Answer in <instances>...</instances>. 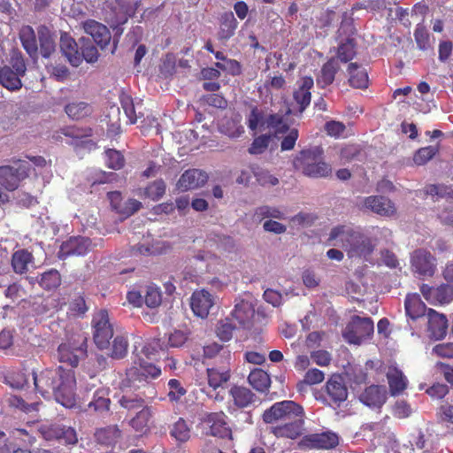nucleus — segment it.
Returning <instances> with one entry per match:
<instances>
[{"mask_svg": "<svg viewBox=\"0 0 453 453\" xmlns=\"http://www.w3.org/2000/svg\"><path fill=\"white\" fill-rule=\"evenodd\" d=\"M32 374L35 388L42 396L53 394L63 406L72 408L75 405L76 379L73 369L59 365L55 369L46 368L39 374L33 372Z\"/></svg>", "mask_w": 453, "mask_h": 453, "instance_id": "obj_1", "label": "nucleus"}, {"mask_svg": "<svg viewBox=\"0 0 453 453\" xmlns=\"http://www.w3.org/2000/svg\"><path fill=\"white\" fill-rule=\"evenodd\" d=\"M305 413L302 405L294 401L284 400L273 403L263 413L266 424H277L273 433L277 437L296 439L304 430Z\"/></svg>", "mask_w": 453, "mask_h": 453, "instance_id": "obj_2", "label": "nucleus"}, {"mask_svg": "<svg viewBox=\"0 0 453 453\" xmlns=\"http://www.w3.org/2000/svg\"><path fill=\"white\" fill-rule=\"evenodd\" d=\"M323 155L324 150L320 147L302 150L294 157L293 167L309 178H327L333 169L330 164L324 161Z\"/></svg>", "mask_w": 453, "mask_h": 453, "instance_id": "obj_3", "label": "nucleus"}, {"mask_svg": "<svg viewBox=\"0 0 453 453\" xmlns=\"http://www.w3.org/2000/svg\"><path fill=\"white\" fill-rule=\"evenodd\" d=\"M88 356V339L84 334H77L65 342L57 349V359L73 369L79 365L81 360Z\"/></svg>", "mask_w": 453, "mask_h": 453, "instance_id": "obj_4", "label": "nucleus"}, {"mask_svg": "<svg viewBox=\"0 0 453 453\" xmlns=\"http://www.w3.org/2000/svg\"><path fill=\"white\" fill-rule=\"evenodd\" d=\"M11 65L0 68V84L10 91L22 88L21 77L26 74L27 66L21 56L12 57Z\"/></svg>", "mask_w": 453, "mask_h": 453, "instance_id": "obj_5", "label": "nucleus"}, {"mask_svg": "<svg viewBox=\"0 0 453 453\" xmlns=\"http://www.w3.org/2000/svg\"><path fill=\"white\" fill-rule=\"evenodd\" d=\"M93 339L95 344L100 349L109 347L110 340L113 337V327L110 322L108 311L100 310L92 319Z\"/></svg>", "mask_w": 453, "mask_h": 453, "instance_id": "obj_6", "label": "nucleus"}, {"mask_svg": "<svg viewBox=\"0 0 453 453\" xmlns=\"http://www.w3.org/2000/svg\"><path fill=\"white\" fill-rule=\"evenodd\" d=\"M411 266L412 272L419 277L431 278L437 270V259L426 249L419 248L411 255Z\"/></svg>", "mask_w": 453, "mask_h": 453, "instance_id": "obj_7", "label": "nucleus"}, {"mask_svg": "<svg viewBox=\"0 0 453 453\" xmlns=\"http://www.w3.org/2000/svg\"><path fill=\"white\" fill-rule=\"evenodd\" d=\"M373 330L374 326L372 319L355 316L351 322L347 325L343 337L348 342L359 345L373 334Z\"/></svg>", "mask_w": 453, "mask_h": 453, "instance_id": "obj_8", "label": "nucleus"}, {"mask_svg": "<svg viewBox=\"0 0 453 453\" xmlns=\"http://www.w3.org/2000/svg\"><path fill=\"white\" fill-rule=\"evenodd\" d=\"M200 424L206 435L219 438H228L232 431L226 422V415L223 411L207 412L200 419Z\"/></svg>", "mask_w": 453, "mask_h": 453, "instance_id": "obj_9", "label": "nucleus"}, {"mask_svg": "<svg viewBox=\"0 0 453 453\" xmlns=\"http://www.w3.org/2000/svg\"><path fill=\"white\" fill-rule=\"evenodd\" d=\"M339 435L332 431L304 435L299 446L305 449H333L339 445Z\"/></svg>", "mask_w": 453, "mask_h": 453, "instance_id": "obj_10", "label": "nucleus"}, {"mask_svg": "<svg viewBox=\"0 0 453 453\" xmlns=\"http://www.w3.org/2000/svg\"><path fill=\"white\" fill-rule=\"evenodd\" d=\"M324 402L340 407L348 398V388L340 374H333L325 384Z\"/></svg>", "mask_w": 453, "mask_h": 453, "instance_id": "obj_11", "label": "nucleus"}, {"mask_svg": "<svg viewBox=\"0 0 453 453\" xmlns=\"http://www.w3.org/2000/svg\"><path fill=\"white\" fill-rule=\"evenodd\" d=\"M343 250L349 258L365 257L372 253L374 245L370 237L355 230L354 234L350 235L349 243L343 245Z\"/></svg>", "mask_w": 453, "mask_h": 453, "instance_id": "obj_12", "label": "nucleus"}, {"mask_svg": "<svg viewBox=\"0 0 453 453\" xmlns=\"http://www.w3.org/2000/svg\"><path fill=\"white\" fill-rule=\"evenodd\" d=\"M134 365L127 370V376L130 381L148 382L161 375V368L139 357L134 361Z\"/></svg>", "mask_w": 453, "mask_h": 453, "instance_id": "obj_13", "label": "nucleus"}, {"mask_svg": "<svg viewBox=\"0 0 453 453\" xmlns=\"http://www.w3.org/2000/svg\"><path fill=\"white\" fill-rule=\"evenodd\" d=\"M420 292L424 298L432 304L449 303L453 300V287L445 283L436 288L423 283L420 286Z\"/></svg>", "mask_w": 453, "mask_h": 453, "instance_id": "obj_14", "label": "nucleus"}, {"mask_svg": "<svg viewBox=\"0 0 453 453\" xmlns=\"http://www.w3.org/2000/svg\"><path fill=\"white\" fill-rule=\"evenodd\" d=\"M91 242L88 238L74 236L64 242L58 251L60 259H66L71 256H84L90 250Z\"/></svg>", "mask_w": 453, "mask_h": 453, "instance_id": "obj_15", "label": "nucleus"}, {"mask_svg": "<svg viewBox=\"0 0 453 453\" xmlns=\"http://www.w3.org/2000/svg\"><path fill=\"white\" fill-rule=\"evenodd\" d=\"M213 304V297L208 291L201 289L193 292L190 298V307L196 316L202 319L206 318Z\"/></svg>", "mask_w": 453, "mask_h": 453, "instance_id": "obj_16", "label": "nucleus"}, {"mask_svg": "<svg viewBox=\"0 0 453 453\" xmlns=\"http://www.w3.org/2000/svg\"><path fill=\"white\" fill-rule=\"evenodd\" d=\"M207 180L208 175L205 172L199 169H188L180 175L177 188L184 192L202 187Z\"/></svg>", "mask_w": 453, "mask_h": 453, "instance_id": "obj_17", "label": "nucleus"}, {"mask_svg": "<svg viewBox=\"0 0 453 453\" xmlns=\"http://www.w3.org/2000/svg\"><path fill=\"white\" fill-rule=\"evenodd\" d=\"M82 27L84 31L93 38L101 49H104L110 43L111 35L104 24L94 19H88L83 22Z\"/></svg>", "mask_w": 453, "mask_h": 453, "instance_id": "obj_18", "label": "nucleus"}, {"mask_svg": "<svg viewBox=\"0 0 453 453\" xmlns=\"http://www.w3.org/2000/svg\"><path fill=\"white\" fill-rule=\"evenodd\" d=\"M365 206L382 217H392L396 213L395 203L383 196H371L365 199Z\"/></svg>", "mask_w": 453, "mask_h": 453, "instance_id": "obj_19", "label": "nucleus"}, {"mask_svg": "<svg viewBox=\"0 0 453 453\" xmlns=\"http://www.w3.org/2000/svg\"><path fill=\"white\" fill-rule=\"evenodd\" d=\"M138 0H114L112 24L119 26L126 23L137 9Z\"/></svg>", "mask_w": 453, "mask_h": 453, "instance_id": "obj_20", "label": "nucleus"}, {"mask_svg": "<svg viewBox=\"0 0 453 453\" xmlns=\"http://www.w3.org/2000/svg\"><path fill=\"white\" fill-rule=\"evenodd\" d=\"M359 400L368 407L380 408L387 400L386 388L379 385L369 386L360 394Z\"/></svg>", "mask_w": 453, "mask_h": 453, "instance_id": "obj_21", "label": "nucleus"}, {"mask_svg": "<svg viewBox=\"0 0 453 453\" xmlns=\"http://www.w3.org/2000/svg\"><path fill=\"white\" fill-rule=\"evenodd\" d=\"M428 331L431 337L435 340L443 339L448 332V319L445 315L440 314L433 309H428Z\"/></svg>", "mask_w": 453, "mask_h": 453, "instance_id": "obj_22", "label": "nucleus"}, {"mask_svg": "<svg viewBox=\"0 0 453 453\" xmlns=\"http://www.w3.org/2000/svg\"><path fill=\"white\" fill-rule=\"evenodd\" d=\"M111 403L110 389L99 388L93 393L92 399L88 404V409L96 414L104 415L110 411Z\"/></svg>", "mask_w": 453, "mask_h": 453, "instance_id": "obj_23", "label": "nucleus"}, {"mask_svg": "<svg viewBox=\"0 0 453 453\" xmlns=\"http://www.w3.org/2000/svg\"><path fill=\"white\" fill-rule=\"evenodd\" d=\"M255 310L249 301L243 299L235 303L231 315L238 322L239 326L249 328L252 324Z\"/></svg>", "mask_w": 453, "mask_h": 453, "instance_id": "obj_24", "label": "nucleus"}, {"mask_svg": "<svg viewBox=\"0 0 453 453\" xmlns=\"http://www.w3.org/2000/svg\"><path fill=\"white\" fill-rule=\"evenodd\" d=\"M314 81L311 76H305L302 79L301 84L297 89L294 91L293 97L298 105L299 112H303L311 104V93Z\"/></svg>", "mask_w": 453, "mask_h": 453, "instance_id": "obj_25", "label": "nucleus"}, {"mask_svg": "<svg viewBox=\"0 0 453 453\" xmlns=\"http://www.w3.org/2000/svg\"><path fill=\"white\" fill-rule=\"evenodd\" d=\"M219 26L218 39L226 42L234 35L238 21L232 12H226L219 18Z\"/></svg>", "mask_w": 453, "mask_h": 453, "instance_id": "obj_26", "label": "nucleus"}, {"mask_svg": "<svg viewBox=\"0 0 453 453\" xmlns=\"http://www.w3.org/2000/svg\"><path fill=\"white\" fill-rule=\"evenodd\" d=\"M60 49L72 65L79 66L81 64V55L78 44L68 34L61 35Z\"/></svg>", "mask_w": 453, "mask_h": 453, "instance_id": "obj_27", "label": "nucleus"}, {"mask_svg": "<svg viewBox=\"0 0 453 453\" xmlns=\"http://www.w3.org/2000/svg\"><path fill=\"white\" fill-rule=\"evenodd\" d=\"M340 70L338 61L334 58L328 59L321 67L319 73L316 77L318 87L325 88L333 84L335 75Z\"/></svg>", "mask_w": 453, "mask_h": 453, "instance_id": "obj_28", "label": "nucleus"}, {"mask_svg": "<svg viewBox=\"0 0 453 453\" xmlns=\"http://www.w3.org/2000/svg\"><path fill=\"white\" fill-rule=\"evenodd\" d=\"M389 391L392 395L402 394L407 388V378L403 372L396 367H389L387 372Z\"/></svg>", "mask_w": 453, "mask_h": 453, "instance_id": "obj_29", "label": "nucleus"}, {"mask_svg": "<svg viewBox=\"0 0 453 453\" xmlns=\"http://www.w3.org/2000/svg\"><path fill=\"white\" fill-rule=\"evenodd\" d=\"M34 263L33 254L26 249L14 251L12 255L11 265L17 274L27 273L29 265Z\"/></svg>", "mask_w": 453, "mask_h": 453, "instance_id": "obj_30", "label": "nucleus"}, {"mask_svg": "<svg viewBox=\"0 0 453 453\" xmlns=\"http://www.w3.org/2000/svg\"><path fill=\"white\" fill-rule=\"evenodd\" d=\"M349 83L355 88L365 89L368 88L369 77L367 71L357 63H350L348 67Z\"/></svg>", "mask_w": 453, "mask_h": 453, "instance_id": "obj_31", "label": "nucleus"}, {"mask_svg": "<svg viewBox=\"0 0 453 453\" xmlns=\"http://www.w3.org/2000/svg\"><path fill=\"white\" fill-rule=\"evenodd\" d=\"M406 315L413 320L424 316L426 311V306L422 302L418 294L407 295L404 302Z\"/></svg>", "mask_w": 453, "mask_h": 453, "instance_id": "obj_32", "label": "nucleus"}, {"mask_svg": "<svg viewBox=\"0 0 453 453\" xmlns=\"http://www.w3.org/2000/svg\"><path fill=\"white\" fill-rule=\"evenodd\" d=\"M67 304V314L74 318H81L88 311L84 293L73 292L70 294Z\"/></svg>", "mask_w": 453, "mask_h": 453, "instance_id": "obj_33", "label": "nucleus"}, {"mask_svg": "<svg viewBox=\"0 0 453 453\" xmlns=\"http://www.w3.org/2000/svg\"><path fill=\"white\" fill-rule=\"evenodd\" d=\"M229 395L233 398L234 405L241 409L250 406L257 398L250 389L236 385L231 388Z\"/></svg>", "mask_w": 453, "mask_h": 453, "instance_id": "obj_34", "label": "nucleus"}, {"mask_svg": "<svg viewBox=\"0 0 453 453\" xmlns=\"http://www.w3.org/2000/svg\"><path fill=\"white\" fill-rule=\"evenodd\" d=\"M354 232L355 229L349 226H336L331 229L327 242L330 245L339 246L343 249V245L349 243L350 235H352Z\"/></svg>", "mask_w": 453, "mask_h": 453, "instance_id": "obj_35", "label": "nucleus"}, {"mask_svg": "<svg viewBox=\"0 0 453 453\" xmlns=\"http://www.w3.org/2000/svg\"><path fill=\"white\" fill-rule=\"evenodd\" d=\"M165 190V182L162 179H158L149 183L144 188H139L136 194L143 199L158 201L164 196Z\"/></svg>", "mask_w": 453, "mask_h": 453, "instance_id": "obj_36", "label": "nucleus"}, {"mask_svg": "<svg viewBox=\"0 0 453 453\" xmlns=\"http://www.w3.org/2000/svg\"><path fill=\"white\" fill-rule=\"evenodd\" d=\"M248 381L254 389L261 393L267 392L271 386L269 374L261 368L251 370L248 376Z\"/></svg>", "mask_w": 453, "mask_h": 453, "instance_id": "obj_37", "label": "nucleus"}, {"mask_svg": "<svg viewBox=\"0 0 453 453\" xmlns=\"http://www.w3.org/2000/svg\"><path fill=\"white\" fill-rule=\"evenodd\" d=\"M49 436L54 437L65 444L74 445L78 441L76 431L66 426L54 425L49 429Z\"/></svg>", "mask_w": 453, "mask_h": 453, "instance_id": "obj_38", "label": "nucleus"}, {"mask_svg": "<svg viewBox=\"0 0 453 453\" xmlns=\"http://www.w3.org/2000/svg\"><path fill=\"white\" fill-rule=\"evenodd\" d=\"M206 372L208 384L213 389H217L223 384L226 383L231 377L230 368L228 366H224L221 368H207Z\"/></svg>", "mask_w": 453, "mask_h": 453, "instance_id": "obj_39", "label": "nucleus"}, {"mask_svg": "<svg viewBox=\"0 0 453 453\" xmlns=\"http://www.w3.org/2000/svg\"><path fill=\"white\" fill-rule=\"evenodd\" d=\"M37 32L40 42V52L43 58H50L56 49L54 37L50 29L45 26H40Z\"/></svg>", "mask_w": 453, "mask_h": 453, "instance_id": "obj_40", "label": "nucleus"}, {"mask_svg": "<svg viewBox=\"0 0 453 453\" xmlns=\"http://www.w3.org/2000/svg\"><path fill=\"white\" fill-rule=\"evenodd\" d=\"M152 415V408L150 406H144L130 420V426L137 432H146Z\"/></svg>", "mask_w": 453, "mask_h": 453, "instance_id": "obj_41", "label": "nucleus"}, {"mask_svg": "<svg viewBox=\"0 0 453 453\" xmlns=\"http://www.w3.org/2000/svg\"><path fill=\"white\" fill-rule=\"evenodd\" d=\"M120 435L121 432L116 426L99 428L95 433L96 441L104 445H111L116 443Z\"/></svg>", "mask_w": 453, "mask_h": 453, "instance_id": "obj_42", "label": "nucleus"}, {"mask_svg": "<svg viewBox=\"0 0 453 453\" xmlns=\"http://www.w3.org/2000/svg\"><path fill=\"white\" fill-rule=\"evenodd\" d=\"M220 130L229 137H239L244 133V127L242 125V116L235 114L230 119H226L221 124Z\"/></svg>", "mask_w": 453, "mask_h": 453, "instance_id": "obj_43", "label": "nucleus"}, {"mask_svg": "<svg viewBox=\"0 0 453 453\" xmlns=\"http://www.w3.org/2000/svg\"><path fill=\"white\" fill-rule=\"evenodd\" d=\"M19 38L27 54L31 57L35 56L38 51V46L33 28L29 26L23 27L20 31Z\"/></svg>", "mask_w": 453, "mask_h": 453, "instance_id": "obj_44", "label": "nucleus"}, {"mask_svg": "<svg viewBox=\"0 0 453 453\" xmlns=\"http://www.w3.org/2000/svg\"><path fill=\"white\" fill-rule=\"evenodd\" d=\"M170 435L178 442H186L190 439L191 428L183 418H179L171 426Z\"/></svg>", "mask_w": 453, "mask_h": 453, "instance_id": "obj_45", "label": "nucleus"}, {"mask_svg": "<svg viewBox=\"0 0 453 453\" xmlns=\"http://www.w3.org/2000/svg\"><path fill=\"white\" fill-rule=\"evenodd\" d=\"M65 111L73 119H81L92 113V107L85 102H73L65 105Z\"/></svg>", "mask_w": 453, "mask_h": 453, "instance_id": "obj_46", "label": "nucleus"}, {"mask_svg": "<svg viewBox=\"0 0 453 453\" xmlns=\"http://www.w3.org/2000/svg\"><path fill=\"white\" fill-rule=\"evenodd\" d=\"M265 127L273 130L275 135L285 134L289 129L284 116L280 113L268 115L265 119Z\"/></svg>", "mask_w": 453, "mask_h": 453, "instance_id": "obj_47", "label": "nucleus"}, {"mask_svg": "<svg viewBox=\"0 0 453 453\" xmlns=\"http://www.w3.org/2000/svg\"><path fill=\"white\" fill-rule=\"evenodd\" d=\"M0 185L7 190H15L19 185V178L13 174L11 165L0 166Z\"/></svg>", "mask_w": 453, "mask_h": 453, "instance_id": "obj_48", "label": "nucleus"}, {"mask_svg": "<svg viewBox=\"0 0 453 453\" xmlns=\"http://www.w3.org/2000/svg\"><path fill=\"white\" fill-rule=\"evenodd\" d=\"M439 145H429L418 149L413 155V162L417 165H424L439 153Z\"/></svg>", "mask_w": 453, "mask_h": 453, "instance_id": "obj_49", "label": "nucleus"}, {"mask_svg": "<svg viewBox=\"0 0 453 453\" xmlns=\"http://www.w3.org/2000/svg\"><path fill=\"white\" fill-rule=\"evenodd\" d=\"M61 284L60 273L55 270L50 269L41 274L39 285L45 290H52L59 287Z\"/></svg>", "mask_w": 453, "mask_h": 453, "instance_id": "obj_50", "label": "nucleus"}, {"mask_svg": "<svg viewBox=\"0 0 453 453\" xmlns=\"http://www.w3.org/2000/svg\"><path fill=\"white\" fill-rule=\"evenodd\" d=\"M356 54V43L354 39H346L345 42L338 46L337 57L343 63L352 60Z\"/></svg>", "mask_w": 453, "mask_h": 453, "instance_id": "obj_51", "label": "nucleus"}, {"mask_svg": "<svg viewBox=\"0 0 453 453\" xmlns=\"http://www.w3.org/2000/svg\"><path fill=\"white\" fill-rule=\"evenodd\" d=\"M265 113L263 110L257 105H252L250 114L247 116V126L251 131H257L260 127H265Z\"/></svg>", "mask_w": 453, "mask_h": 453, "instance_id": "obj_52", "label": "nucleus"}, {"mask_svg": "<svg viewBox=\"0 0 453 453\" xmlns=\"http://www.w3.org/2000/svg\"><path fill=\"white\" fill-rule=\"evenodd\" d=\"M108 133L119 134L121 133L120 110L119 107L112 105L108 110Z\"/></svg>", "mask_w": 453, "mask_h": 453, "instance_id": "obj_53", "label": "nucleus"}, {"mask_svg": "<svg viewBox=\"0 0 453 453\" xmlns=\"http://www.w3.org/2000/svg\"><path fill=\"white\" fill-rule=\"evenodd\" d=\"M105 165L112 170H120L125 165V157L122 153L114 149H108L104 152Z\"/></svg>", "mask_w": 453, "mask_h": 453, "instance_id": "obj_54", "label": "nucleus"}, {"mask_svg": "<svg viewBox=\"0 0 453 453\" xmlns=\"http://www.w3.org/2000/svg\"><path fill=\"white\" fill-rule=\"evenodd\" d=\"M127 339L122 335H118L113 340L110 357L114 359H122L127 356Z\"/></svg>", "mask_w": 453, "mask_h": 453, "instance_id": "obj_55", "label": "nucleus"}, {"mask_svg": "<svg viewBox=\"0 0 453 453\" xmlns=\"http://www.w3.org/2000/svg\"><path fill=\"white\" fill-rule=\"evenodd\" d=\"M119 101L121 107L125 112V115L127 119V124H134L137 120V115L135 113L133 98L129 95L121 94L119 96Z\"/></svg>", "mask_w": 453, "mask_h": 453, "instance_id": "obj_56", "label": "nucleus"}, {"mask_svg": "<svg viewBox=\"0 0 453 453\" xmlns=\"http://www.w3.org/2000/svg\"><path fill=\"white\" fill-rule=\"evenodd\" d=\"M121 407L128 411L142 409L145 405V400L136 395L125 394L119 401Z\"/></svg>", "mask_w": 453, "mask_h": 453, "instance_id": "obj_57", "label": "nucleus"}, {"mask_svg": "<svg viewBox=\"0 0 453 453\" xmlns=\"http://www.w3.org/2000/svg\"><path fill=\"white\" fill-rule=\"evenodd\" d=\"M169 392L167 394L168 399L172 403H178L182 396L187 394V390L181 386L180 380L177 379H171L168 381Z\"/></svg>", "mask_w": 453, "mask_h": 453, "instance_id": "obj_58", "label": "nucleus"}, {"mask_svg": "<svg viewBox=\"0 0 453 453\" xmlns=\"http://www.w3.org/2000/svg\"><path fill=\"white\" fill-rule=\"evenodd\" d=\"M414 38L418 49L426 50L430 47L429 34L423 24H418L414 31Z\"/></svg>", "mask_w": 453, "mask_h": 453, "instance_id": "obj_59", "label": "nucleus"}, {"mask_svg": "<svg viewBox=\"0 0 453 453\" xmlns=\"http://www.w3.org/2000/svg\"><path fill=\"white\" fill-rule=\"evenodd\" d=\"M271 136L267 134H261L256 137L249 148V153L252 155L262 154L269 146Z\"/></svg>", "mask_w": 453, "mask_h": 453, "instance_id": "obj_60", "label": "nucleus"}, {"mask_svg": "<svg viewBox=\"0 0 453 453\" xmlns=\"http://www.w3.org/2000/svg\"><path fill=\"white\" fill-rule=\"evenodd\" d=\"M255 215L261 220L266 218H273L278 219H284V214L280 209L276 207H270L268 205H263L257 208Z\"/></svg>", "mask_w": 453, "mask_h": 453, "instance_id": "obj_61", "label": "nucleus"}, {"mask_svg": "<svg viewBox=\"0 0 453 453\" xmlns=\"http://www.w3.org/2000/svg\"><path fill=\"white\" fill-rule=\"evenodd\" d=\"M143 302L150 308L159 306L162 302L161 292L158 288L148 287L143 297Z\"/></svg>", "mask_w": 453, "mask_h": 453, "instance_id": "obj_62", "label": "nucleus"}, {"mask_svg": "<svg viewBox=\"0 0 453 453\" xmlns=\"http://www.w3.org/2000/svg\"><path fill=\"white\" fill-rule=\"evenodd\" d=\"M235 327L230 319H226L225 321H221L217 327V335L220 340L227 342L232 338Z\"/></svg>", "mask_w": 453, "mask_h": 453, "instance_id": "obj_63", "label": "nucleus"}, {"mask_svg": "<svg viewBox=\"0 0 453 453\" xmlns=\"http://www.w3.org/2000/svg\"><path fill=\"white\" fill-rule=\"evenodd\" d=\"M220 351H223V355L227 360L230 359V350L225 349L223 345H220L217 342H211L203 347V356L207 358H212L216 357V355Z\"/></svg>", "mask_w": 453, "mask_h": 453, "instance_id": "obj_64", "label": "nucleus"}]
</instances>
